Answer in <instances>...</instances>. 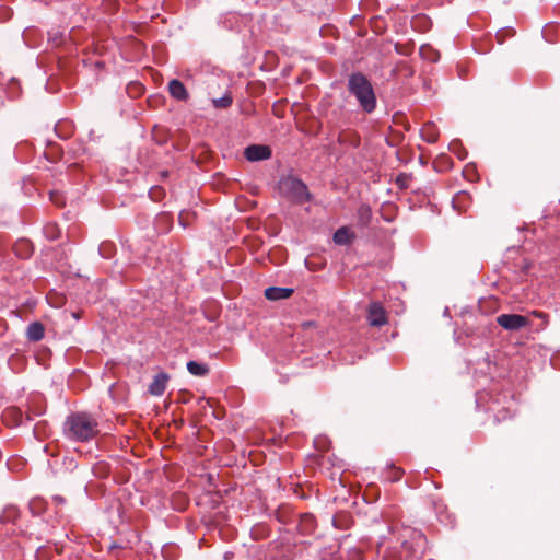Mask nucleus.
<instances>
[{
	"instance_id": "obj_32",
	"label": "nucleus",
	"mask_w": 560,
	"mask_h": 560,
	"mask_svg": "<svg viewBox=\"0 0 560 560\" xmlns=\"http://www.w3.org/2000/svg\"><path fill=\"white\" fill-rule=\"evenodd\" d=\"M404 183V179H401V176L397 177V183Z\"/></svg>"
},
{
	"instance_id": "obj_28",
	"label": "nucleus",
	"mask_w": 560,
	"mask_h": 560,
	"mask_svg": "<svg viewBox=\"0 0 560 560\" xmlns=\"http://www.w3.org/2000/svg\"><path fill=\"white\" fill-rule=\"evenodd\" d=\"M427 49H428V48H427L425 46H422V47L420 48V52H421L422 55H424Z\"/></svg>"
},
{
	"instance_id": "obj_2",
	"label": "nucleus",
	"mask_w": 560,
	"mask_h": 560,
	"mask_svg": "<svg viewBox=\"0 0 560 560\" xmlns=\"http://www.w3.org/2000/svg\"><path fill=\"white\" fill-rule=\"evenodd\" d=\"M63 432L70 440L84 442L95 436L97 423L88 413H72L63 423Z\"/></svg>"
},
{
	"instance_id": "obj_25",
	"label": "nucleus",
	"mask_w": 560,
	"mask_h": 560,
	"mask_svg": "<svg viewBox=\"0 0 560 560\" xmlns=\"http://www.w3.org/2000/svg\"><path fill=\"white\" fill-rule=\"evenodd\" d=\"M302 327H303L304 329H308V328L315 327V322H312V320H310V322H304V323L302 324Z\"/></svg>"
},
{
	"instance_id": "obj_12",
	"label": "nucleus",
	"mask_w": 560,
	"mask_h": 560,
	"mask_svg": "<svg viewBox=\"0 0 560 560\" xmlns=\"http://www.w3.org/2000/svg\"><path fill=\"white\" fill-rule=\"evenodd\" d=\"M440 132L433 122H427L421 129V138L428 143H435Z\"/></svg>"
},
{
	"instance_id": "obj_26",
	"label": "nucleus",
	"mask_w": 560,
	"mask_h": 560,
	"mask_svg": "<svg viewBox=\"0 0 560 560\" xmlns=\"http://www.w3.org/2000/svg\"><path fill=\"white\" fill-rule=\"evenodd\" d=\"M303 520H304V522H310V523H312V522H313V516H312V515H308V514H305Z\"/></svg>"
},
{
	"instance_id": "obj_16",
	"label": "nucleus",
	"mask_w": 560,
	"mask_h": 560,
	"mask_svg": "<svg viewBox=\"0 0 560 560\" xmlns=\"http://www.w3.org/2000/svg\"><path fill=\"white\" fill-rule=\"evenodd\" d=\"M336 528L346 529L349 527L350 518L348 514H338L332 518Z\"/></svg>"
},
{
	"instance_id": "obj_9",
	"label": "nucleus",
	"mask_w": 560,
	"mask_h": 560,
	"mask_svg": "<svg viewBox=\"0 0 560 560\" xmlns=\"http://www.w3.org/2000/svg\"><path fill=\"white\" fill-rule=\"evenodd\" d=\"M168 92L171 96L177 101L186 102L189 98V93L182 81L173 79L168 82Z\"/></svg>"
},
{
	"instance_id": "obj_18",
	"label": "nucleus",
	"mask_w": 560,
	"mask_h": 560,
	"mask_svg": "<svg viewBox=\"0 0 560 560\" xmlns=\"http://www.w3.org/2000/svg\"><path fill=\"white\" fill-rule=\"evenodd\" d=\"M15 253L19 256H22L24 258L30 256V244L27 241H20L15 244Z\"/></svg>"
},
{
	"instance_id": "obj_20",
	"label": "nucleus",
	"mask_w": 560,
	"mask_h": 560,
	"mask_svg": "<svg viewBox=\"0 0 560 560\" xmlns=\"http://www.w3.org/2000/svg\"><path fill=\"white\" fill-rule=\"evenodd\" d=\"M232 97L230 95H224L220 98H215L213 100V105L217 107V108H228L231 106L232 104Z\"/></svg>"
},
{
	"instance_id": "obj_27",
	"label": "nucleus",
	"mask_w": 560,
	"mask_h": 560,
	"mask_svg": "<svg viewBox=\"0 0 560 560\" xmlns=\"http://www.w3.org/2000/svg\"><path fill=\"white\" fill-rule=\"evenodd\" d=\"M139 93L142 91V86L140 84L132 85Z\"/></svg>"
},
{
	"instance_id": "obj_10",
	"label": "nucleus",
	"mask_w": 560,
	"mask_h": 560,
	"mask_svg": "<svg viewBox=\"0 0 560 560\" xmlns=\"http://www.w3.org/2000/svg\"><path fill=\"white\" fill-rule=\"evenodd\" d=\"M293 294V289L269 287L265 290V298L270 301L288 299Z\"/></svg>"
},
{
	"instance_id": "obj_8",
	"label": "nucleus",
	"mask_w": 560,
	"mask_h": 560,
	"mask_svg": "<svg viewBox=\"0 0 560 560\" xmlns=\"http://www.w3.org/2000/svg\"><path fill=\"white\" fill-rule=\"evenodd\" d=\"M168 380L170 376L165 372L156 374L152 383L149 385V393L153 396H161L166 388Z\"/></svg>"
},
{
	"instance_id": "obj_11",
	"label": "nucleus",
	"mask_w": 560,
	"mask_h": 560,
	"mask_svg": "<svg viewBox=\"0 0 560 560\" xmlns=\"http://www.w3.org/2000/svg\"><path fill=\"white\" fill-rule=\"evenodd\" d=\"M45 328L44 325L39 322H34L28 325L26 329V337L31 341H39L44 338Z\"/></svg>"
},
{
	"instance_id": "obj_24",
	"label": "nucleus",
	"mask_w": 560,
	"mask_h": 560,
	"mask_svg": "<svg viewBox=\"0 0 560 560\" xmlns=\"http://www.w3.org/2000/svg\"><path fill=\"white\" fill-rule=\"evenodd\" d=\"M8 415L20 416V411H19V410H16V409H8V410L4 412L3 417H7Z\"/></svg>"
},
{
	"instance_id": "obj_6",
	"label": "nucleus",
	"mask_w": 560,
	"mask_h": 560,
	"mask_svg": "<svg viewBox=\"0 0 560 560\" xmlns=\"http://www.w3.org/2000/svg\"><path fill=\"white\" fill-rule=\"evenodd\" d=\"M368 322L374 327H381L387 323L386 312L378 302H372L369 305Z\"/></svg>"
},
{
	"instance_id": "obj_13",
	"label": "nucleus",
	"mask_w": 560,
	"mask_h": 560,
	"mask_svg": "<svg viewBox=\"0 0 560 560\" xmlns=\"http://www.w3.org/2000/svg\"><path fill=\"white\" fill-rule=\"evenodd\" d=\"M354 235L346 226L339 228L334 234V242L339 245L350 244Z\"/></svg>"
},
{
	"instance_id": "obj_23",
	"label": "nucleus",
	"mask_w": 560,
	"mask_h": 560,
	"mask_svg": "<svg viewBox=\"0 0 560 560\" xmlns=\"http://www.w3.org/2000/svg\"><path fill=\"white\" fill-rule=\"evenodd\" d=\"M118 9V1L117 0H107V12L114 11Z\"/></svg>"
},
{
	"instance_id": "obj_30",
	"label": "nucleus",
	"mask_w": 560,
	"mask_h": 560,
	"mask_svg": "<svg viewBox=\"0 0 560 560\" xmlns=\"http://www.w3.org/2000/svg\"><path fill=\"white\" fill-rule=\"evenodd\" d=\"M106 250H107V256H108V255H109V252H110V245H109V243H108V242H107Z\"/></svg>"
},
{
	"instance_id": "obj_1",
	"label": "nucleus",
	"mask_w": 560,
	"mask_h": 560,
	"mask_svg": "<svg viewBox=\"0 0 560 560\" xmlns=\"http://www.w3.org/2000/svg\"><path fill=\"white\" fill-rule=\"evenodd\" d=\"M347 89L364 113L371 114L375 110L377 100L374 88L366 75L362 72L351 73L348 78Z\"/></svg>"
},
{
	"instance_id": "obj_3",
	"label": "nucleus",
	"mask_w": 560,
	"mask_h": 560,
	"mask_svg": "<svg viewBox=\"0 0 560 560\" xmlns=\"http://www.w3.org/2000/svg\"><path fill=\"white\" fill-rule=\"evenodd\" d=\"M279 189L283 196L296 203H304L311 197L307 186L301 179L291 175L280 179Z\"/></svg>"
},
{
	"instance_id": "obj_17",
	"label": "nucleus",
	"mask_w": 560,
	"mask_h": 560,
	"mask_svg": "<svg viewBox=\"0 0 560 560\" xmlns=\"http://www.w3.org/2000/svg\"><path fill=\"white\" fill-rule=\"evenodd\" d=\"M55 131L57 132V135L60 138L66 139V138L70 137V135L72 133V128L67 122H59L56 125Z\"/></svg>"
},
{
	"instance_id": "obj_29",
	"label": "nucleus",
	"mask_w": 560,
	"mask_h": 560,
	"mask_svg": "<svg viewBox=\"0 0 560 560\" xmlns=\"http://www.w3.org/2000/svg\"><path fill=\"white\" fill-rule=\"evenodd\" d=\"M55 500H56V501H58V502H60V503H62V502H63V499H62V498H60V497H55Z\"/></svg>"
},
{
	"instance_id": "obj_4",
	"label": "nucleus",
	"mask_w": 560,
	"mask_h": 560,
	"mask_svg": "<svg viewBox=\"0 0 560 560\" xmlns=\"http://www.w3.org/2000/svg\"><path fill=\"white\" fill-rule=\"evenodd\" d=\"M497 323L502 328L516 331L529 325V319L520 314H501L497 317Z\"/></svg>"
},
{
	"instance_id": "obj_5",
	"label": "nucleus",
	"mask_w": 560,
	"mask_h": 560,
	"mask_svg": "<svg viewBox=\"0 0 560 560\" xmlns=\"http://www.w3.org/2000/svg\"><path fill=\"white\" fill-rule=\"evenodd\" d=\"M427 540L420 532H411V542L405 540L402 547L410 553L411 559H418L422 556Z\"/></svg>"
},
{
	"instance_id": "obj_22",
	"label": "nucleus",
	"mask_w": 560,
	"mask_h": 560,
	"mask_svg": "<svg viewBox=\"0 0 560 560\" xmlns=\"http://www.w3.org/2000/svg\"><path fill=\"white\" fill-rule=\"evenodd\" d=\"M532 315L535 317H538L539 319H542V328H545L548 325L549 322V315L540 312V311H533Z\"/></svg>"
},
{
	"instance_id": "obj_21",
	"label": "nucleus",
	"mask_w": 560,
	"mask_h": 560,
	"mask_svg": "<svg viewBox=\"0 0 560 560\" xmlns=\"http://www.w3.org/2000/svg\"><path fill=\"white\" fill-rule=\"evenodd\" d=\"M50 201L55 203L57 207L65 206V198L58 191H51L49 194Z\"/></svg>"
},
{
	"instance_id": "obj_31",
	"label": "nucleus",
	"mask_w": 560,
	"mask_h": 560,
	"mask_svg": "<svg viewBox=\"0 0 560 560\" xmlns=\"http://www.w3.org/2000/svg\"><path fill=\"white\" fill-rule=\"evenodd\" d=\"M114 559H115V560H119L117 557H114V556H112V555H109V559L107 558V560H114Z\"/></svg>"
},
{
	"instance_id": "obj_19",
	"label": "nucleus",
	"mask_w": 560,
	"mask_h": 560,
	"mask_svg": "<svg viewBox=\"0 0 560 560\" xmlns=\"http://www.w3.org/2000/svg\"><path fill=\"white\" fill-rule=\"evenodd\" d=\"M404 469L395 466H390L388 469L387 479L392 482H396L401 479L404 475Z\"/></svg>"
},
{
	"instance_id": "obj_7",
	"label": "nucleus",
	"mask_w": 560,
	"mask_h": 560,
	"mask_svg": "<svg viewBox=\"0 0 560 560\" xmlns=\"http://www.w3.org/2000/svg\"><path fill=\"white\" fill-rule=\"evenodd\" d=\"M244 156L250 162L267 160L271 156V149L264 144H252L245 149Z\"/></svg>"
},
{
	"instance_id": "obj_14",
	"label": "nucleus",
	"mask_w": 560,
	"mask_h": 560,
	"mask_svg": "<svg viewBox=\"0 0 560 560\" xmlns=\"http://www.w3.org/2000/svg\"><path fill=\"white\" fill-rule=\"evenodd\" d=\"M357 215H358V222L362 226L369 225V223L371 222V219H372L371 207L368 205H361L358 209Z\"/></svg>"
},
{
	"instance_id": "obj_15",
	"label": "nucleus",
	"mask_w": 560,
	"mask_h": 560,
	"mask_svg": "<svg viewBox=\"0 0 560 560\" xmlns=\"http://www.w3.org/2000/svg\"><path fill=\"white\" fill-rule=\"evenodd\" d=\"M187 370L195 376H205L209 372V368L206 364H201L196 361H189L187 363Z\"/></svg>"
},
{
	"instance_id": "obj_33",
	"label": "nucleus",
	"mask_w": 560,
	"mask_h": 560,
	"mask_svg": "<svg viewBox=\"0 0 560 560\" xmlns=\"http://www.w3.org/2000/svg\"><path fill=\"white\" fill-rule=\"evenodd\" d=\"M404 183V179H401V176L397 177V183Z\"/></svg>"
}]
</instances>
